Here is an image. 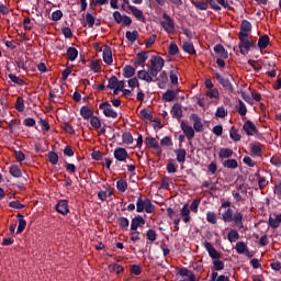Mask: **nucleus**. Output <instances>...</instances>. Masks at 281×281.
Here are the masks:
<instances>
[{
    "label": "nucleus",
    "instance_id": "obj_1",
    "mask_svg": "<svg viewBox=\"0 0 281 281\" xmlns=\"http://www.w3.org/2000/svg\"><path fill=\"white\" fill-rule=\"evenodd\" d=\"M144 210L147 214H153V212H155V206L153 205L150 199L144 200L142 196H139L136 201V212L142 213Z\"/></svg>",
    "mask_w": 281,
    "mask_h": 281
},
{
    "label": "nucleus",
    "instance_id": "obj_2",
    "mask_svg": "<svg viewBox=\"0 0 281 281\" xmlns=\"http://www.w3.org/2000/svg\"><path fill=\"white\" fill-rule=\"evenodd\" d=\"M252 44L251 41H249V34L239 33V44L238 48L241 54V56H247L249 54V49H251Z\"/></svg>",
    "mask_w": 281,
    "mask_h": 281
},
{
    "label": "nucleus",
    "instance_id": "obj_3",
    "mask_svg": "<svg viewBox=\"0 0 281 281\" xmlns=\"http://www.w3.org/2000/svg\"><path fill=\"white\" fill-rule=\"evenodd\" d=\"M99 109L103 111V115L105 117H112V120H116L117 112L113 110V106H111V103L109 101H105L99 105Z\"/></svg>",
    "mask_w": 281,
    "mask_h": 281
},
{
    "label": "nucleus",
    "instance_id": "obj_4",
    "mask_svg": "<svg viewBox=\"0 0 281 281\" xmlns=\"http://www.w3.org/2000/svg\"><path fill=\"white\" fill-rule=\"evenodd\" d=\"M162 19H165V21H162L160 25L165 30V32H167V34H171V32H175V20H172V18H170V15H168L167 13L162 14Z\"/></svg>",
    "mask_w": 281,
    "mask_h": 281
},
{
    "label": "nucleus",
    "instance_id": "obj_5",
    "mask_svg": "<svg viewBox=\"0 0 281 281\" xmlns=\"http://www.w3.org/2000/svg\"><path fill=\"white\" fill-rule=\"evenodd\" d=\"M150 66H147L149 69H156L158 71H161L164 69V66L166 65V60H164L161 56L153 55L150 57Z\"/></svg>",
    "mask_w": 281,
    "mask_h": 281
},
{
    "label": "nucleus",
    "instance_id": "obj_6",
    "mask_svg": "<svg viewBox=\"0 0 281 281\" xmlns=\"http://www.w3.org/2000/svg\"><path fill=\"white\" fill-rule=\"evenodd\" d=\"M56 212L61 214L63 216H67L69 214V201L68 200H59L55 205Z\"/></svg>",
    "mask_w": 281,
    "mask_h": 281
},
{
    "label": "nucleus",
    "instance_id": "obj_7",
    "mask_svg": "<svg viewBox=\"0 0 281 281\" xmlns=\"http://www.w3.org/2000/svg\"><path fill=\"white\" fill-rule=\"evenodd\" d=\"M204 248L206 249V251H207L210 258H212V260H218L221 258V252H218V250H216V248H214L212 243L204 241Z\"/></svg>",
    "mask_w": 281,
    "mask_h": 281
},
{
    "label": "nucleus",
    "instance_id": "obj_8",
    "mask_svg": "<svg viewBox=\"0 0 281 281\" xmlns=\"http://www.w3.org/2000/svg\"><path fill=\"white\" fill-rule=\"evenodd\" d=\"M243 128H244L246 135H248V137L257 135V133H258V127H256V124H254V122H251L250 120H248L244 123Z\"/></svg>",
    "mask_w": 281,
    "mask_h": 281
},
{
    "label": "nucleus",
    "instance_id": "obj_9",
    "mask_svg": "<svg viewBox=\"0 0 281 281\" xmlns=\"http://www.w3.org/2000/svg\"><path fill=\"white\" fill-rule=\"evenodd\" d=\"M114 159L116 161H126L128 159V151L124 147H117L114 149Z\"/></svg>",
    "mask_w": 281,
    "mask_h": 281
},
{
    "label": "nucleus",
    "instance_id": "obj_10",
    "mask_svg": "<svg viewBox=\"0 0 281 281\" xmlns=\"http://www.w3.org/2000/svg\"><path fill=\"white\" fill-rule=\"evenodd\" d=\"M154 82H158V88L159 89H166V85H168V74L166 70H162L159 76L156 77Z\"/></svg>",
    "mask_w": 281,
    "mask_h": 281
},
{
    "label": "nucleus",
    "instance_id": "obj_11",
    "mask_svg": "<svg viewBox=\"0 0 281 281\" xmlns=\"http://www.w3.org/2000/svg\"><path fill=\"white\" fill-rule=\"evenodd\" d=\"M180 128L184 133L187 139H194V128H192V126L186 124V122L182 121Z\"/></svg>",
    "mask_w": 281,
    "mask_h": 281
},
{
    "label": "nucleus",
    "instance_id": "obj_12",
    "mask_svg": "<svg viewBox=\"0 0 281 281\" xmlns=\"http://www.w3.org/2000/svg\"><path fill=\"white\" fill-rule=\"evenodd\" d=\"M103 61L105 65H113V50L111 49V46H104L103 47Z\"/></svg>",
    "mask_w": 281,
    "mask_h": 281
},
{
    "label": "nucleus",
    "instance_id": "obj_13",
    "mask_svg": "<svg viewBox=\"0 0 281 281\" xmlns=\"http://www.w3.org/2000/svg\"><path fill=\"white\" fill-rule=\"evenodd\" d=\"M171 115L177 120H181L183 117V105L181 103H175L171 108Z\"/></svg>",
    "mask_w": 281,
    "mask_h": 281
},
{
    "label": "nucleus",
    "instance_id": "obj_14",
    "mask_svg": "<svg viewBox=\"0 0 281 281\" xmlns=\"http://www.w3.org/2000/svg\"><path fill=\"white\" fill-rule=\"evenodd\" d=\"M143 225H146V220H144V217L140 215L135 216L132 218L131 232L137 231V227H142Z\"/></svg>",
    "mask_w": 281,
    "mask_h": 281
},
{
    "label": "nucleus",
    "instance_id": "obj_15",
    "mask_svg": "<svg viewBox=\"0 0 281 281\" xmlns=\"http://www.w3.org/2000/svg\"><path fill=\"white\" fill-rule=\"evenodd\" d=\"M136 56L137 60L135 61V67H145L146 59L148 58V52H140Z\"/></svg>",
    "mask_w": 281,
    "mask_h": 281
},
{
    "label": "nucleus",
    "instance_id": "obj_16",
    "mask_svg": "<svg viewBox=\"0 0 281 281\" xmlns=\"http://www.w3.org/2000/svg\"><path fill=\"white\" fill-rule=\"evenodd\" d=\"M191 120L194 122L193 123V128L196 133H203V123L201 122V117L196 114L191 115Z\"/></svg>",
    "mask_w": 281,
    "mask_h": 281
},
{
    "label": "nucleus",
    "instance_id": "obj_17",
    "mask_svg": "<svg viewBox=\"0 0 281 281\" xmlns=\"http://www.w3.org/2000/svg\"><path fill=\"white\" fill-rule=\"evenodd\" d=\"M128 10L133 14V16H135V19H137V21H144L145 18H144L143 10H139L137 7L131 5V4H128Z\"/></svg>",
    "mask_w": 281,
    "mask_h": 281
},
{
    "label": "nucleus",
    "instance_id": "obj_18",
    "mask_svg": "<svg viewBox=\"0 0 281 281\" xmlns=\"http://www.w3.org/2000/svg\"><path fill=\"white\" fill-rule=\"evenodd\" d=\"M250 153L256 157H262V144L258 142L250 143Z\"/></svg>",
    "mask_w": 281,
    "mask_h": 281
},
{
    "label": "nucleus",
    "instance_id": "obj_19",
    "mask_svg": "<svg viewBox=\"0 0 281 281\" xmlns=\"http://www.w3.org/2000/svg\"><path fill=\"white\" fill-rule=\"evenodd\" d=\"M214 52L217 54V56L222 57L224 60L229 58V54H227V50H225V46L222 44H216L214 46Z\"/></svg>",
    "mask_w": 281,
    "mask_h": 281
},
{
    "label": "nucleus",
    "instance_id": "obj_20",
    "mask_svg": "<svg viewBox=\"0 0 281 281\" xmlns=\"http://www.w3.org/2000/svg\"><path fill=\"white\" fill-rule=\"evenodd\" d=\"M16 218H19L16 234H23V232H25V227H27V222L25 221V218L23 217V214L21 213L16 215Z\"/></svg>",
    "mask_w": 281,
    "mask_h": 281
},
{
    "label": "nucleus",
    "instance_id": "obj_21",
    "mask_svg": "<svg viewBox=\"0 0 281 281\" xmlns=\"http://www.w3.org/2000/svg\"><path fill=\"white\" fill-rule=\"evenodd\" d=\"M270 41L271 38H269V35L267 34L260 36L257 44L259 49H267V47H269Z\"/></svg>",
    "mask_w": 281,
    "mask_h": 281
},
{
    "label": "nucleus",
    "instance_id": "obj_22",
    "mask_svg": "<svg viewBox=\"0 0 281 281\" xmlns=\"http://www.w3.org/2000/svg\"><path fill=\"white\" fill-rule=\"evenodd\" d=\"M177 93L172 89H168L164 94H162V101L164 102H173V100L177 98Z\"/></svg>",
    "mask_w": 281,
    "mask_h": 281
},
{
    "label": "nucleus",
    "instance_id": "obj_23",
    "mask_svg": "<svg viewBox=\"0 0 281 281\" xmlns=\"http://www.w3.org/2000/svg\"><path fill=\"white\" fill-rule=\"evenodd\" d=\"M80 115L81 117H83V120H91V117L93 116V110H91V108L83 105L80 109Z\"/></svg>",
    "mask_w": 281,
    "mask_h": 281
},
{
    "label": "nucleus",
    "instance_id": "obj_24",
    "mask_svg": "<svg viewBox=\"0 0 281 281\" xmlns=\"http://www.w3.org/2000/svg\"><path fill=\"white\" fill-rule=\"evenodd\" d=\"M180 216L182 217L183 223H190V209L188 207V204H184L182 209L180 210Z\"/></svg>",
    "mask_w": 281,
    "mask_h": 281
},
{
    "label": "nucleus",
    "instance_id": "obj_25",
    "mask_svg": "<svg viewBox=\"0 0 281 281\" xmlns=\"http://www.w3.org/2000/svg\"><path fill=\"white\" fill-rule=\"evenodd\" d=\"M222 220L224 223H234V210L228 207L224 213H222Z\"/></svg>",
    "mask_w": 281,
    "mask_h": 281
},
{
    "label": "nucleus",
    "instance_id": "obj_26",
    "mask_svg": "<svg viewBox=\"0 0 281 281\" xmlns=\"http://www.w3.org/2000/svg\"><path fill=\"white\" fill-rule=\"evenodd\" d=\"M145 144L149 148H154L155 150H159L161 147L159 146V142H157V138L155 137H146Z\"/></svg>",
    "mask_w": 281,
    "mask_h": 281
},
{
    "label": "nucleus",
    "instance_id": "obj_27",
    "mask_svg": "<svg viewBox=\"0 0 281 281\" xmlns=\"http://www.w3.org/2000/svg\"><path fill=\"white\" fill-rule=\"evenodd\" d=\"M137 78H138L139 80H144L145 82H148V83L155 82V79L151 78V77L148 75V70H139V71L137 72Z\"/></svg>",
    "mask_w": 281,
    "mask_h": 281
},
{
    "label": "nucleus",
    "instance_id": "obj_28",
    "mask_svg": "<svg viewBox=\"0 0 281 281\" xmlns=\"http://www.w3.org/2000/svg\"><path fill=\"white\" fill-rule=\"evenodd\" d=\"M66 56L70 63H74L78 58V49L76 47H68Z\"/></svg>",
    "mask_w": 281,
    "mask_h": 281
},
{
    "label": "nucleus",
    "instance_id": "obj_29",
    "mask_svg": "<svg viewBox=\"0 0 281 281\" xmlns=\"http://www.w3.org/2000/svg\"><path fill=\"white\" fill-rule=\"evenodd\" d=\"M186 155H188V151H186V149L183 148L176 149L177 162L186 164Z\"/></svg>",
    "mask_w": 281,
    "mask_h": 281
},
{
    "label": "nucleus",
    "instance_id": "obj_30",
    "mask_svg": "<svg viewBox=\"0 0 281 281\" xmlns=\"http://www.w3.org/2000/svg\"><path fill=\"white\" fill-rule=\"evenodd\" d=\"M234 223L238 229H245V224H243V213L236 212L234 214Z\"/></svg>",
    "mask_w": 281,
    "mask_h": 281
},
{
    "label": "nucleus",
    "instance_id": "obj_31",
    "mask_svg": "<svg viewBox=\"0 0 281 281\" xmlns=\"http://www.w3.org/2000/svg\"><path fill=\"white\" fill-rule=\"evenodd\" d=\"M182 49L191 56H194V54H196V49H194V44H192L191 42H184L182 45Z\"/></svg>",
    "mask_w": 281,
    "mask_h": 281
},
{
    "label": "nucleus",
    "instance_id": "obj_32",
    "mask_svg": "<svg viewBox=\"0 0 281 281\" xmlns=\"http://www.w3.org/2000/svg\"><path fill=\"white\" fill-rule=\"evenodd\" d=\"M251 32V22L247 20H243L240 24V32L239 34H249Z\"/></svg>",
    "mask_w": 281,
    "mask_h": 281
},
{
    "label": "nucleus",
    "instance_id": "obj_33",
    "mask_svg": "<svg viewBox=\"0 0 281 281\" xmlns=\"http://www.w3.org/2000/svg\"><path fill=\"white\" fill-rule=\"evenodd\" d=\"M125 38H127V41H130V43H135V41H137V38H139V32L137 30H135L133 32L126 31Z\"/></svg>",
    "mask_w": 281,
    "mask_h": 281
},
{
    "label": "nucleus",
    "instance_id": "obj_34",
    "mask_svg": "<svg viewBox=\"0 0 281 281\" xmlns=\"http://www.w3.org/2000/svg\"><path fill=\"white\" fill-rule=\"evenodd\" d=\"M135 76V68L131 65H126L123 68V78H133Z\"/></svg>",
    "mask_w": 281,
    "mask_h": 281
},
{
    "label": "nucleus",
    "instance_id": "obj_35",
    "mask_svg": "<svg viewBox=\"0 0 281 281\" xmlns=\"http://www.w3.org/2000/svg\"><path fill=\"white\" fill-rule=\"evenodd\" d=\"M220 83L223 87V89L227 91V93H234V85H232L229 79L224 78Z\"/></svg>",
    "mask_w": 281,
    "mask_h": 281
},
{
    "label": "nucleus",
    "instance_id": "obj_36",
    "mask_svg": "<svg viewBox=\"0 0 281 281\" xmlns=\"http://www.w3.org/2000/svg\"><path fill=\"white\" fill-rule=\"evenodd\" d=\"M224 168H228L231 170H236L238 168V160L236 159H227L223 162Z\"/></svg>",
    "mask_w": 281,
    "mask_h": 281
},
{
    "label": "nucleus",
    "instance_id": "obj_37",
    "mask_svg": "<svg viewBox=\"0 0 281 281\" xmlns=\"http://www.w3.org/2000/svg\"><path fill=\"white\" fill-rule=\"evenodd\" d=\"M234 155V150L229 148H222L220 149V158L221 159H229Z\"/></svg>",
    "mask_w": 281,
    "mask_h": 281
},
{
    "label": "nucleus",
    "instance_id": "obj_38",
    "mask_svg": "<svg viewBox=\"0 0 281 281\" xmlns=\"http://www.w3.org/2000/svg\"><path fill=\"white\" fill-rule=\"evenodd\" d=\"M8 77L10 78V80H11L12 82H14V85H19L20 87H25V85H27V83L25 82V80H23V79L16 77V75L9 74Z\"/></svg>",
    "mask_w": 281,
    "mask_h": 281
},
{
    "label": "nucleus",
    "instance_id": "obj_39",
    "mask_svg": "<svg viewBox=\"0 0 281 281\" xmlns=\"http://www.w3.org/2000/svg\"><path fill=\"white\" fill-rule=\"evenodd\" d=\"M116 190H119V192H125L128 190V182H126L124 179L119 180L116 182Z\"/></svg>",
    "mask_w": 281,
    "mask_h": 281
},
{
    "label": "nucleus",
    "instance_id": "obj_40",
    "mask_svg": "<svg viewBox=\"0 0 281 281\" xmlns=\"http://www.w3.org/2000/svg\"><path fill=\"white\" fill-rule=\"evenodd\" d=\"M15 109L19 113H23V111H25V101L23 100V97H19L16 99Z\"/></svg>",
    "mask_w": 281,
    "mask_h": 281
},
{
    "label": "nucleus",
    "instance_id": "obj_41",
    "mask_svg": "<svg viewBox=\"0 0 281 281\" xmlns=\"http://www.w3.org/2000/svg\"><path fill=\"white\" fill-rule=\"evenodd\" d=\"M9 172L15 179L21 178V175H22L21 169L16 165L11 166Z\"/></svg>",
    "mask_w": 281,
    "mask_h": 281
},
{
    "label": "nucleus",
    "instance_id": "obj_42",
    "mask_svg": "<svg viewBox=\"0 0 281 281\" xmlns=\"http://www.w3.org/2000/svg\"><path fill=\"white\" fill-rule=\"evenodd\" d=\"M237 254L244 255L245 251L248 249L247 244L245 241H238L235 247Z\"/></svg>",
    "mask_w": 281,
    "mask_h": 281
},
{
    "label": "nucleus",
    "instance_id": "obj_43",
    "mask_svg": "<svg viewBox=\"0 0 281 281\" xmlns=\"http://www.w3.org/2000/svg\"><path fill=\"white\" fill-rule=\"evenodd\" d=\"M229 136H231V139H233V142H240L241 139V136L240 134H238V130H236V127H232L229 130Z\"/></svg>",
    "mask_w": 281,
    "mask_h": 281
},
{
    "label": "nucleus",
    "instance_id": "obj_44",
    "mask_svg": "<svg viewBox=\"0 0 281 281\" xmlns=\"http://www.w3.org/2000/svg\"><path fill=\"white\" fill-rule=\"evenodd\" d=\"M240 238V234H238V231L232 229L228 233V240L229 243H236Z\"/></svg>",
    "mask_w": 281,
    "mask_h": 281
},
{
    "label": "nucleus",
    "instance_id": "obj_45",
    "mask_svg": "<svg viewBox=\"0 0 281 281\" xmlns=\"http://www.w3.org/2000/svg\"><path fill=\"white\" fill-rule=\"evenodd\" d=\"M206 221H207V223H211V225H216V223H217L216 213L209 211L206 213Z\"/></svg>",
    "mask_w": 281,
    "mask_h": 281
},
{
    "label": "nucleus",
    "instance_id": "obj_46",
    "mask_svg": "<svg viewBox=\"0 0 281 281\" xmlns=\"http://www.w3.org/2000/svg\"><path fill=\"white\" fill-rule=\"evenodd\" d=\"M122 139H123V144H127V145H131L134 142L133 134H131L130 132L123 133Z\"/></svg>",
    "mask_w": 281,
    "mask_h": 281
},
{
    "label": "nucleus",
    "instance_id": "obj_47",
    "mask_svg": "<svg viewBox=\"0 0 281 281\" xmlns=\"http://www.w3.org/2000/svg\"><path fill=\"white\" fill-rule=\"evenodd\" d=\"M48 161L53 165L56 166L58 164V154L55 151H48Z\"/></svg>",
    "mask_w": 281,
    "mask_h": 281
},
{
    "label": "nucleus",
    "instance_id": "obj_48",
    "mask_svg": "<svg viewBox=\"0 0 281 281\" xmlns=\"http://www.w3.org/2000/svg\"><path fill=\"white\" fill-rule=\"evenodd\" d=\"M179 54V46H177V43L171 42L169 45V56H177Z\"/></svg>",
    "mask_w": 281,
    "mask_h": 281
},
{
    "label": "nucleus",
    "instance_id": "obj_49",
    "mask_svg": "<svg viewBox=\"0 0 281 281\" xmlns=\"http://www.w3.org/2000/svg\"><path fill=\"white\" fill-rule=\"evenodd\" d=\"M239 102V108L237 110V113H239L243 116L247 115V105H245V102L243 100H238Z\"/></svg>",
    "mask_w": 281,
    "mask_h": 281
},
{
    "label": "nucleus",
    "instance_id": "obj_50",
    "mask_svg": "<svg viewBox=\"0 0 281 281\" xmlns=\"http://www.w3.org/2000/svg\"><path fill=\"white\" fill-rule=\"evenodd\" d=\"M213 267H214L215 271H223V269H225V262H223L218 259H215L213 261Z\"/></svg>",
    "mask_w": 281,
    "mask_h": 281
},
{
    "label": "nucleus",
    "instance_id": "obj_51",
    "mask_svg": "<svg viewBox=\"0 0 281 281\" xmlns=\"http://www.w3.org/2000/svg\"><path fill=\"white\" fill-rule=\"evenodd\" d=\"M9 207H12L13 210H23L25 205L22 204L21 201L16 200V201H11L9 203Z\"/></svg>",
    "mask_w": 281,
    "mask_h": 281
},
{
    "label": "nucleus",
    "instance_id": "obj_52",
    "mask_svg": "<svg viewBox=\"0 0 281 281\" xmlns=\"http://www.w3.org/2000/svg\"><path fill=\"white\" fill-rule=\"evenodd\" d=\"M140 117H142V120H148L149 122H151L153 113L148 112L147 109H143V110H140Z\"/></svg>",
    "mask_w": 281,
    "mask_h": 281
},
{
    "label": "nucleus",
    "instance_id": "obj_53",
    "mask_svg": "<svg viewBox=\"0 0 281 281\" xmlns=\"http://www.w3.org/2000/svg\"><path fill=\"white\" fill-rule=\"evenodd\" d=\"M117 224H119L120 227H122V229H128V225H130L128 218L120 217L117 220Z\"/></svg>",
    "mask_w": 281,
    "mask_h": 281
},
{
    "label": "nucleus",
    "instance_id": "obj_54",
    "mask_svg": "<svg viewBox=\"0 0 281 281\" xmlns=\"http://www.w3.org/2000/svg\"><path fill=\"white\" fill-rule=\"evenodd\" d=\"M86 22L88 24V27H93V25H95V16H93L91 13H87Z\"/></svg>",
    "mask_w": 281,
    "mask_h": 281
},
{
    "label": "nucleus",
    "instance_id": "obj_55",
    "mask_svg": "<svg viewBox=\"0 0 281 281\" xmlns=\"http://www.w3.org/2000/svg\"><path fill=\"white\" fill-rule=\"evenodd\" d=\"M90 124L93 128H100V126H102V122H100V119L94 115L90 119Z\"/></svg>",
    "mask_w": 281,
    "mask_h": 281
},
{
    "label": "nucleus",
    "instance_id": "obj_56",
    "mask_svg": "<svg viewBox=\"0 0 281 281\" xmlns=\"http://www.w3.org/2000/svg\"><path fill=\"white\" fill-rule=\"evenodd\" d=\"M268 225H269V227H271L272 229H278V227H280V224H279V222H278V218L277 217H269V220H268Z\"/></svg>",
    "mask_w": 281,
    "mask_h": 281
},
{
    "label": "nucleus",
    "instance_id": "obj_57",
    "mask_svg": "<svg viewBox=\"0 0 281 281\" xmlns=\"http://www.w3.org/2000/svg\"><path fill=\"white\" fill-rule=\"evenodd\" d=\"M146 237L150 240V243H155L157 240V232H155V229H148Z\"/></svg>",
    "mask_w": 281,
    "mask_h": 281
},
{
    "label": "nucleus",
    "instance_id": "obj_58",
    "mask_svg": "<svg viewBox=\"0 0 281 281\" xmlns=\"http://www.w3.org/2000/svg\"><path fill=\"white\" fill-rule=\"evenodd\" d=\"M215 117H227V111L225 110V106H218L215 112Z\"/></svg>",
    "mask_w": 281,
    "mask_h": 281
},
{
    "label": "nucleus",
    "instance_id": "obj_59",
    "mask_svg": "<svg viewBox=\"0 0 281 281\" xmlns=\"http://www.w3.org/2000/svg\"><path fill=\"white\" fill-rule=\"evenodd\" d=\"M248 65H250V67H252L255 71H260V69H262V65H260V63L254 59H249Z\"/></svg>",
    "mask_w": 281,
    "mask_h": 281
},
{
    "label": "nucleus",
    "instance_id": "obj_60",
    "mask_svg": "<svg viewBox=\"0 0 281 281\" xmlns=\"http://www.w3.org/2000/svg\"><path fill=\"white\" fill-rule=\"evenodd\" d=\"M91 70L94 71V74H100V71L102 70V66H100V61L92 60Z\"/></svg>",
    "mask_w": 281,
    "mask_h": 281
},
{
    "label": "nucleus",
    "instance_id": "obj_61",
    "mask_svg": "<svg viewBox=\"0 0 281 281\" xmlns=\"http://www.w3.org/2000/svg\"><path fill=\"white\" fill-rule=\"evenodd\" d=\"M194 8H198V10H207L209 4L205 1H195L193 2Z\"/></svg>",
    "mask_w": 281,
    "mask_h": 281
},
{
    "label": "nucleus",
    "instance_id": "obj_62",
    "mask_svg": "<svg viewBox=\"0 0 281 281\" xmlns=\"http://www.w3.org/2000/svg\"><path fill=\"white\" fill-rule=\"evenodd\" d=\"M258 186H259V190H265V188L269 186V181L265 177H259Z\"/></svg>",
    "mask_w": 281,
    "mask_h": 281
},
{
    "label": "nucleus",
    "instance_id": "obj_63",
    "mask_svg": "<svg viewBox=\"0 0 281 281\" xmlns=\"http://www.w3.org/2000/svg\"><path fill=\"white\" fill-rule=\"evenodd\" d=\"M117 87V77L112 76L108 81V89H115Z\"/></svg>",
    "mask_w": 281,
    "mask_h": 281
},
{
    "label": "nucleus",
    "instance_id": "obj_64",
    "mask_svg": "<svg viewBox=\"0 0 281 281\" xmlns=\"http://www.w3.org/2000/svg\"><path fill=\"white\" fill-rule=\"evenodd\" d=\"M63 19V11L56 10L52 13V21H60Z\"/></svg>",
    "mask_w": 281,
    "mask_h": 281
}]
</instances>
